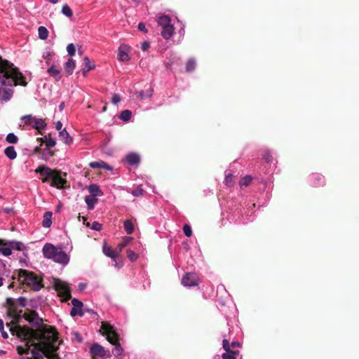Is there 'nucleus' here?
Returning <instances> with one entry per match:
<instances>
[{"label": "nucleus", "mask_w": 359, "mask_h": 359, "mask_svg": "<svg viewBox=\"0 0 359 359\" xmlns=\"http://www.w3.org/2000/svg\"><path fill=\"white\" fill-rule=\"evenodd\" d=\"M30 80L13 63L0 56V102H7L12 98L14 93L13 87L27 86Z\"/></svg>", "instance_id": "nucleus-1"}, {"label": "nucleus", "mask_w": 359, "mask_h": 359, "mask_svg": "<svg viewBox=\"0 0 359 359\" xmlns=\"http://www.w3.org/2000/svg\"><path fill=\"white\" fill-rule=\"evenodd\" d=\"M43 256L55 262L66 266L69 262V255L61 247H55L51 243H46L42 249Z\"/></svg>", "instance_id": "nucleus-2"}, {"label": "nucleus", "mask_w": 359, "mask_h": 359, "mask_svg": "<svg viewBox=\"0 0 359 359\" xmlns=\"http://www.w3.org/2000/svg\"><path fill=\"white\" fill-rule=\"evenodd\" d=\"M101 330L102 334L106 336L107 341L114 346L111 351L112 354L116 357H120L123 354V349L119 343V336L115 327L107 323H102Z\"/></svg>", "instance_id": "nucleus-3"}, {"label": "nucleus", "mask_w": 359, "mask_h": 359, "mask_svg": "<svg viewBox=\"0 0 359 359\" xmlns=\"http://www.w3.org/2000/svg\"><path fill=\"white\" fill-rule=\"evenodd\" d=\"M18 278L24 285L34 291H39L43 287L41 279L33 272L27 270L20 269Z\"/></svg>", "instance_id": "nucleus-4"}, {"label": "nucleus", "mask_w": 359, "mask_h": 359, "mask_svg": "<svg viewBox=\"0 0 359 359\" xmlns=\"http://www.w3.org/2000/svg\"><path fill=\"white\" fill-rule=\"evenodd\" d=\"M158 26L161 27V36L163 39H170L175 32L174 26L171 24V19L168 15H163L158 18Z\"/></svg>", "instance_id": "nucleus-5"}, {"label": "nucleus", "mask_w": 359, "mask_h": 359, "mask_svg": "<svg viewBox=\"0 0 359 359\" xmlns=\"http://www.w3.org/2000/svg\"><path fill=\"white\" fill-rule=\"evenodd\" d=\"M20 120L24 122L25 126L30 127L38 131L45 130L47 126L43 118H37L32 114L22 116L20 118Z\"/></svg>", "instance_id": "nucleus-6"}, {"label": "nucleus", "mask_w": 359, "mask_h": 359, "mask_svg": "<svg viewBox=\"0 0 359 359\" xmlns=\"http://www.w3.org/2000/svg\"><path fill=\"white\" fill-rule=\"evenodd\" d=\"M55 290L57 292L59 296L67 301L71 297V291L69 285L60 279H55L53 282Z\"/></svg>", "instance_id": "nucleus-7"}, {"label": "nucleus", "mask_w": 359, "mask_h": 359, "mask_svg": "<svg viewBox=\"0 0 359 359\" xmlns=\"http://www.w3.org/2000/svg\"><path fill=\"white\" fill-rule=\"evenodd\" d=\"M200 283V280L194 273H187L182 278V284L185 287L197 286Z\"/></svg>", "instance_id": "nucleus-8"}, {"label": "nucleus", "mask_w": 359, "mask_h": 359, "mask_svg": "<svg viewBox=\"0 0 359 359\" xmlns=\"http://www.w3.org/2000/svg\"><path fill=\"white\" fill-rule=\"evenodd\" d=\"M50 180H51V186L59 189H63L67 182V180L61 176L60 173L56 171L54 172Z\"/></svg>", "instance_id": "nucleus-9"}, {"label": "nucleus", "mask_w": 359, "mask_h": 359, "mask_svg": "<svg viewBox=\"0 0 359 359\" xmlns=\"http://www.w3.org/2000/svg\"><path fill=\"white\" fill-rule=\"evenodd\" d=\"M72 308L70 311L71 316L73 317L76 316H83L84 313L82 310V308L83 306L82 302H81L80 300H79L76 298H74L72 300Z\"/></svg>", "instance_id": "nucleus-10"}, {"label": "nucleus", "mask_w": 359, "mask_h": 359, "mask_svg": "<svg viewBox=\"0 0 359 359\" xmlns=\"http://www.w3.org/2000/svg\"><path fill=\"white\" fill-rule=\"evenodd\" d=\"M55 170H52L51 168L46 166V165H39L36 170L35 172L39 173L41 175H43L45 177L42 180L43 182H46L48 181V180L50 179L52 175H53Z\"/></svg>", "instance_id": "nucleus-11"}, {"label": "nucleus", "mask_w": 359, "mask_h": 359, "mask_svg": "<svg viewBox=\"0 0 359 359\" xmlns=\"http://www.w3.org/2000/svg\"><path fill=\"white\" fill-rule=\"evenodd\" d=\"M90 352L94 355H99L102 358H109L110 353L105 351L104 347L98 344H93L90 347Z\"/></svg>", "instance_id": "nucleus-12"}, {"label": "nucleus", "mask_w": 359, "mask_h": 359, "mask_svg": "<svg viewBox=\"0 0 359 359\" xmlns=\"http://www.w3.org/2000/svg\"><path fill=\"white\" fill-rule=\"evenodd\" d=\"M310 184L313 187H320L325 184L324 177L318 173H313L309 178Z\"/></svg>", "instance_id": "nucleus-13"}, {"label": "nucleus", "mask_w": 359, "mask_h": 359, "mask_svg": "<svg viewBox=\"0 0 359 359\" xmlns=\"http://www.w3.org/2000/svg\"><path fill=\"white\" fill-rule=\"evenodd\" d=\"M25 318L29 323H32L34 325H39L41 322V319L39 318L38 314L34 311H32L29 313H25Z\"/></svg>", "instance_id": "nucleus-14"}, {"label": "nucleus", "mask_w": 359, "mask_h": 359, "mask_svg": "<svg viewBox=\"0 0 359 359\" xmlns=\"http://www.w3.org/2000/svg\"><path fill=\"white\" fill-rule=\"evenodd\" d=\"M16 301L22 307H25L27 305V299L24 297H20L16 299L12 297H8L6 299V304L10 307V309H11L14 306Z\"/></svg>", "instance_id": "nucleus-15"}, {"label": "nucleus", "mask_w": 359, "mask_h": 359, "mask_svg": "<svg viewBox=\"0 0 359 359\" xmlns=\"http://www.w3.org/2000/svg\"><path fill=\"white\" fill-rule=\"evenodd\" d=\"M88 191L90 194V196L99 197L104 195L103 191L100 189V187L97 184H91L88 187Z\"/></svg>", "instance_id": "nucleus-16"}, {"label": "nucleus", "mask_w": 359, "mask_h": 359, "mask_svg": "<svg viewBox=\"0 0 359 359\" xmlns=\"http://www.w3.org/2000/svg\"><path fill=\"white\" fill-rule=\"evenodd\" d=\"M126 161L130 165H137L140 163V156L136 153H130L126 156Z\"/></svg>", "instance_id": "nucleus-17"}, {"label": "nucleus", "mask_w": 359, "mask_h": 359, "mask_svg": "<svg viewBox=\"0 0 359 359\" xmlns=\"http://www.w3.org/2000/svg\"><path fill=\"white\" fill-rule=\"evenodd\" d=\"M0 253L4 256H9L12 254V250L9 242H4V240L0 239Z\"/></svg>", "instance_id": "nucleus-18"}, {"label": "nucleus", "mask_w": 359, "mask_h": 359, "mask_svg": "<svg viewBox=\"0 0 359 359\" xmlns=\"http://www.w3.org/2000/svg\"><path fill=\"white\" fill-rule=\"evenodd\" d=\"M76 67L75 60L69 58L64 65V69L67 75H71L73 74L74 68Z\"/></svg>", "instance_id": "nucleus-19"}, {"label": "nucleus", "mask_w": 359, "mask_h": 359, "mask_svg": "<svg viewBox=\"0 0 359 359\" xmlns=\"http://www.w3.org/2000/svg\"><path fill=\"white\" fill-rule=\"evenodd\" d=\"M17 334L18 337L25 340L31 336V332L28 327H18Z\"/></svg>", "instance_id": "nucleus-20"}, {"label": "nucleus", "mask_w": 359, "mask_h": 359, "mask_svg": "<svg viewBox=\"0 0 359 359\" xmlns=\"http://www.w3.org/2000/svg\"><path fill=\"white\" fill-rule=\"evenodd\" d=\"M102 251L107 257L111 258L114 261H116V257L119 253V252L114 250L111 247L107 246L106 245H103Z\"/></svg>", "instance_id": "nucleus-21"}, {"label": "nucleus", "mask_w": 359, "mask_h": 359, "mask_svg": "<svg viewBox=\"0 0 359 359\" xmlns=\"http://www.w3.org/2000/svg\"><path fill=\"white\" fill-rule=\"evenodd\" d=\"M59 137L66 144H70L72 142V138L65 128L59 132Z\"/></svg>", "instance_id": "nucleus-22"}, {"label": "nucleus", "mask_w": 359, "mask_h": 359, "mask_svg": "<svg viewBox=\"0 0 359 359\" xmlns=\"http://www.w3.org/2000/svg\"><path fill=\"white\" fill-rule=\"evenodd\" d=\"M52 216L53 213L50 211H47L43 215V219L42 221V226L45 228H48L52 224Z\"/></svg>", "instance_id": "nucleus-23"}, {"label": "nucleus", "mask_w": 359, "mask_h": 359, "mask_svg": "<svg viewBox=\"0 0 359 359\" xmlns=\"http://www.w3.org/2000/svg\"><path fill=\"white\" fill-rule=\"evenodd\" d=\"M47 72L50 76L53 77L56 81H59L61 79L60 71L57 69L53 65H52L48 69Z\"/></svg>", "instance_id": "nucleus-24"}, {"label": "nucleus", "mask_w": 359, "mask_h": 359, "mask_svg": "<svg viewBox=\"0 0 359 359\" xmlns=\"http://www.w3.org/2000/svg\"><path fill=\"white\" fill-rule=\"evenodd\" d=\"M4 154L10 160H14L17 157V152L13 146L7 147L4 149Z\"/></svg>", "instance_id": "nucleus-25"}, {"label": "nucleus", "mask_w": 359, "mask_h": 359, "mask_svg": "<svg viewBox=\"0 0 359 359\" xmlns=\"http://www.w3.org/2000/svg\"><path fill=\"white\" fill-rule=\"evenodd\" d=\"M97 198L93 196H86L85 197V202L88 210H93L95 208V204L97 203Z\"/></svg>", "instance_id": "nucleus-26"}, {"label": "nucleus", "mask_w": 359, "mask_h": 359, "mask_svg": "<svg viewBox=\"0 0 359 359\" xmlns=\"http://www.w3.org/2000/svg\"><path fill=\"white\" fill-rule=\"evenodd\" d=\"M154 90L151 88H149L145 90H141L138 92V97L140 100L149 98L152 96Z\"/></svg>", "instance_id": "nucleus-27"}, {"label": "nucleus", "mask_w": 359, "mask_h": 359, "mask_svg": "<svg viewBox=\"0 0 359 359\" xmlns=\"http://www.w3.org/2000/svg\"><path fill=\"white\" fill-rule=\"evenodd\" d=\"M118 59L120 61L126 62L130 59V57H129L128 53H127V51L125 49L120 48L118 49Z\"/></svg>", "instance_id": "nucleus-28"}, {"label": "nucleus", "mask_w": 359, "mask_h": 359, "mask_svg": "<svg viewBox=\"0 0 359 359\" xmlns=\"http://www.w3.org/2000/svg\"><path fill=\"white\" fill-rule=\"evenodd\" d=\"M43 302V298L41 297H37L32 298L29 300V306L33 309H37L39 306Z\"/></svg>", "instance_id": "nucleus-29"}, {"label": "nucleus", "mask_w": 359, "mask_h": 359, "mask_svg": "<svg viewBox=\"0 0 359 359\" xmlns=\"http://www.w3.org/2000/svg\"><path fill=\"white\" fill-rule=\"evenodd\" d=\"M8 242L11 245V250L13 249V250H17L21 251V250H24V248H25L24 244L20 241H9Z\"/></svg>", "instance_id": "nucleus-30"}, {"label": "nucleus", "mask_w": 359, "mask_h": 359, "mask_svg": "<svg viewBox=\"0 0 359 359\" xmlns=\"http://www.w3.org/2000/svg\"><path fill=\"white\" fill-rule=\"evenodd\" d=\"M238 354V351H225L222 355V359H236V355Z\"/></svg>", "instance_id": "nucleus-31"}, {"label": "nucleus", "mask_w": 359, "mask_h": 359, "mask_svg": "<svg viewBox=\"0 0 359 359\" xmlns=\"http://www.w3.org/2000/svg\"><path fill=\"white\" fill-rule=\"evenodd\" d=\"M123 226H124V229H125L126 232L128 234L133 233V232L134 231V226H133V222L130 220H129V219L126 220L124 222Z\"/></svg>", "instance_id": "nucleus-32"}, {"label": "nucleus", "mask_w": 359, "mask_h": 359, "mask_svg": "<svg viewBox=\"0 0 359 359\" xmlns=\"http://www.w3.org/2000/svg\"><path fill=\"white\" fill-rule=\"evenodd\" d=\"M132 116V112L130 110L126 109L121 112L119 118L123 121H128Z\"/></svg>", "instance_id": "nucleus-33"}, {"label": "nucleus", "mask_w": 359, "mask_h": 359, "mask_svg": "<svg viewBox=\"0 0 359 359\" xmlns=\"http://www.w3.org/2000/svg\"><path fill=\"white\" fill-rule=\"evenodd\" d=\"M38 34H39V37L42 40L46 39L48 36V29L45 27H43V26H41L39 27Z\"/></svg>", "instance_id": "nucleus-34"}, {"label": "nucleus", "mask_w": 359, "mask_h": 359, "mask_svg": "<svg viewBox=\"0 0 359 359\" xmlns=\"http://www.w3.org/2000/svg\"><path fill=\"white\" fill-rule=\"evenodd\" d=\"M95 65L92 64L88 57H84V67L83 69V74L93 69Z\"/></svg>", "instance_id": "nucleus-35"}, {"label": "nucleus", "mask_w": 359, "mask_h": 359, "mask_svg": "<svg viewBox=\"0 0 359 359\" xmlns=\"http://www.w3.org/2000/svg\"><path fill=\"white\" fill-rule=\"evenodd\" d=\"M43 142H45L46 145L48 147H53L56 144V141L55 138L52 137L51 136H45L43 137Z\"/></svg>", "instance_id": "nucleus-36"}, {"label": "nucleus", "mask_w": 359, "mask_h": 359, "mask_svg": "<svg viewBox=\"0 0 359 359\" xmlns=\"http://www.w3.org/2000/svg\"><path fill=\"white\" fill-rule=\"evenodd\" d=\"M196 60L194 59H189L186 65V71L187 72H193L196 68Z\"/></svg>", "instance_id": "nucleus-37"}, {"label": "nucleus", "mask_w": 359, "mask_h": 359, "mask_svg": "<svg viewBox=\"0 0 359 359\" xmlns=\"http://www.w3.org/2000/svg\"><path fill=\"white\" fill-rule=\"evenodd\" d=\"M133 240L132 237L127 236L125 237L123 241L118 244V248H119V252L122 250L123 248H125L131 241Z\"/></svg>", "instance_id": "nucleus-38"}, {"label": "nucleus", "mask_w": 359, "mask_h": 359, "mask_svg": "<svg viewBox=\"0 0 359 359\" xmlns=\"http://www.w3.org/2000/svg\"><path fill=\"white\" fill-rule=\"evenodd\" d=\"M6 140L11 144H16L18 141V137L13 133H10L7 135Z\"/></svg>", "instance_id": "nucleus-39"}, {"label": "nucleus", "mask_w": 359, "mask_h": 359, "mask_svg": "<svg viewBox=\"0 0 359 359\" xmlns=\"http://www.w3.org/2000/svg\"><path fill=\"white\" fill-rule=\"evenodd\" d=\"M62 13L68 18H71L73 15L71 8L67 4H65L62 6Z\"/></svg>", "instance_id": "nucleus-40"}, {"label": "nucleus", "mask_w": 359, "mask_h": 359, "mask_svg": "<svg viewBox=\"0 0 359 359\" xmlns=\"http://www.w3.org/2000/svg\"><path fill=\"white\" fill-rule=\"evenodd\" d=\"M53 53L50 50H46L43 53L42 57L46 60L47 65H48L52 60Z\"/></svg>", "instance_id": "nucleus-41"}, {"label": "nucleus", "mask_w": 359, "mask_h": 359, "mask_svg": "<svg viewBox=\"0 0 359 359\" xmlns=\"http://www.w3.org/2000/svg\"><path fill=\"white\" fill-rule=\"evenodd\" d=\"M233 176L231 174H226L224 182L226 184V186L231 187L233 185L234 182L233 180Z\"/></svg>", "instance_id": "nucleus-42"}, {"label": "nucleus", "mask_w": 359, "mask_h": 359, "mask_svg": "<svg viewBox=\"0 0 359 359\" xmlns=\"http://www.w3.org/2000/svg\"><path fill=\"white\" fill-rule=\"evenodd\" d=\"M127 256H128V258L131 262H135L138 258V255L135 252H133V250H129V249L127 250Z\"/></svg>", "instance_id": "nucleus-43"}, {"label": "nucleus", "mask_w": 359, "mask_h": 359, "mask_svg": "<svg viewBox=\"0 0 359 359\" xmlns=\"http://www.w3.org/2000/svg\"><path fill=\"white\" fill-rule=\"evenodd\" d=\"M252 181V177L250 175H246L243 177L240 181V185L242 186H248Z\"/></svg>", "instance_id": "nucleus-44"}, {"label": "nucleus", "mask_w": 359, "mask_h": 359, "mask_svg": "<svg viewBox=\"0 0 359 359\" xmlns=\"http://www.w3.org/2000/svg\"><path fill=\"white\" fill-rule=\"evenodd\" d=\"M103 165H104V162L102 161H97L90 162L89 165L92 168H102Z\"/></svg>", "instance_id": "nucleus-45"}, {"label": "nucleus", "mask_w": 359, "mask_h": 359, "mask_svg": "<svg viewBox=\"0 0 359 359\" xmlns=\"http://www.w3.org/2000/svg\"><path fill=\"white\" fill-rule=\"evenodd\" d=\"M53 155V152L48 148L44 149L42 151L43 158L47 160L49 157Z\"/></svg>", "instance_id": "nucleus-46"}, {"label": "nucleus", "mask_w": 359, "mask_h": 359, "mask_svg": "<svg viewBox=\"0 0 359 359\" xmlns=\"http://www.w3.org/2000/svg\"><path fill=\"white\" fill-rule=\"evenodd\" d=\"M144 190L140 187H137L131 191V194L136 197L142 196Z\"/></svg>", "instance_id": "nucleus-47"}, {"label": "nucleus", "mask_w": 359, "mask_h": 359, "mask_svg": "<svg viewBox=\"0 0 359 359\" xmlns=\"http://www.w3.org/2000/svg\"><path fill=\"white\" fill-rule=\"evenodd\" d=\"M183 231L186 236L190 237L192 234V230L189 224H184L183 226Z\"/></svg>", "instance_id": "nucleus-48"}, {"label": "nucleus", "mask_w": 359, "mask_h": 359, "mask_svg": "<svg viewBox=\"0 0 359 359\" xmlns=\"http://www.w3.org/2000/svg\"><path fill=\"white\" fill-rule=\"evenodd\" d=\"M67 51L70 56H74L76 53V49L73 43H69L67 46Z\"/></svg>", "instance_id": "nucleus-49"}, {"label": "nucleus", "mask_w": 359, "mask_h": 359, "mask_svg": "<svg viewBox=\"0 0 359 359\" xmlns=\"http://www.w3.org/2000/svg\"><path fill=\"white\" fill-rule=\"evenodd\" d=\"M222 346L225 351H231V344H229V341L226 339H224L222 341Z\"/></svg>", "instance_id": "nucleus-50"}, {"label": "nucleus", "mask_w": 359, "mask_h": 359, "mask_svg": "<svg viewBox=\"0 0 359 359\" xmlns=\"http://www.w3.org/2000/svg\"><path fill=\"white\" fill-rule=\"evenodd\" d=\"M263 159L267 163L271 162L272 156L269 151H266L263 154Z\"/></svg>", "instance_id": "nucleus-51"}, {"label": "nucleus", "mask_w": 359, "mask_h": 359, "mask_svg": "<svg viewBox=\"0 0 359 359\" xmlns=\"http://www.w3.org/2000/svg\"><path fill=\"white\" fill-rule=\"evenodd\" d=\"M121 102V97L118 95L117 94H114L112 97H111V102L114 104H118L119 102Z\"/></svg>", "instance_id": "nucleus-52"}, {"label": "nucleus", "mask_w": 359, "mask_h": 359, "mask_svg": "<svg viewBox=\"0 0 359 359\" xmlns=\"http://www.w3.org/2000/svg\"><path fill=\"white\" fill-rule=\"evenodd\" d=\"M91 229L95 231H100L102 229V224L97 222H94L92 224Z\"/></svg>", "instance_id": "nucleus-53"}, {"label": "nucleus", "mask_w": 359, "mask_h": 359, "mask_svg": "<svg viewBox=\"0 0 359 359\" xmlns=\"http://www.w3.org/2000/svg\"><path fill=\"white\" fill-rule=\"evenodd\" d=\"M150 45L149 43L147 41H144L141 44V48L142 50L145 51L149 48Z\"/></svg>", "instance_id": "nucleus-54"}, {"label": "nucleus", "mask_w": 359, "mask_h": 359, "mask_svg": "<svg viewBox=\"0 0 359 359\" xmlns=\"http://www.w3.org/2000/svg\"><path fill=\"white\" fill-rule=\"evenodd\" d=\"M138 29L140 30V31H142L144 32H147V29H146V26L143 23V22H140L139 25H138Z\"/></svg>", "instance_id": "nucleus-55"}, {"label": "nucleus", "mask_w": 359, "mask_h": 359, "mask_svg": "<svg viewBox=\"0 0 359 359\" xmlns=\"http://www.w3.org/2000/svg\"><path fill=\"white\" fill-rule=\"evenodd\" d=\"M2 211L6 214H11L14 212L13 208H3Z\"/></svg>", "instance_id": "nucleus-56"}, {"label": "nucleus", "mask_w": 359, "mask_h": 359, "mask_svg": "<svg viewBox=\"0 0 359 359\" xmlns=\"http://www.w3.org/2000/svg\"><path fill=\"white\" fill-rule=\"evenodd\" d=\"M62 123L58 121L56 123H55V129L58 131H61L62 130Z\"/></svg>", "instance_id": "nucleus-57"}, {"label": "nucleus", "mask_w": 359, "mask_h": 359, "mask_svg": "<svg viewBox=\"0 0 359 359\" xmlns=\"http://www.w3.org/2000/svg\"><path fill=\"white\" fill-rule=\"evenodd\" d=\"M102 168H104L106 170H112V167L106 163H104V165H103Z\"/></svg>", "instance_id": "nucleus-58"}, {"label": "nucleus", "mask_w": 359, "mask_h": 359, "mask_svg": "<svg viewBox=\"0 0 359 359\" xmlns=\"http://www.w3.org/2000/svg\"><path fill=\"white\" fill-rule=\"evenodd\" d=\"M231 346L233 348H236V347H239L240 346V343L237 342V341H232L231 344Z\"/></svg>", "instance_id": "nucleus-59"}, {"label": "nucleus", "mask_w": 359, "mask_h": 359, "mask_svg": "<svg viewBox=\"0 0 359 359\" xmlns=\"http://www.w3.org/2000/svg\"><path fill=\"white\" fill-rule=\"evenodd\" d=\"M1 333V336L4 339H8V333L4 330V329L3 330V331H0Z\"/></svg>", "instance_id": "nucleus-60"}, {"label": "nucleus", "mask_w": 359, "mask_h": 359, "mask_svg": "<svg viewBox=\"0 0 359 359\" xmlns=\"http://www.w3.org/2000/svg\"><path fill=\"white\" fill-rule=\"evenodd\" d=\"M250 217H251V215H250L249 217H248V215H246V218H243V219L242 221L239 222L240 223L241 222L245 223V222H248L252 221V219H250Z\"/></svg>", "instance_id": "nucleus-61"}, {"label": "nucleus", "mask_w": 359, "mask_h": 359, "mask_svg": "<svg viewBox=\"0 0 359 359\" xmlns=\"http://www.w3.org/2000/svg\"><path fill=\"white\" fill-rule=\"evenodd\" d=\"M4 328V323L3 320L0 319V331H3Z\"/></svg>", "instance_id": "nucleus-62"}, {"label": "nucleus", "mask_w": 359, "mask_h": 359, "mask_svg": "<svg viewBox=\"0 0 359 359\" xmlns=\"http://www.w3.org/2000/svg\"><path fill=\"white\" fill-rule=\"evenodd\" d=\"M18 352L19 354H23L24 353V348L22 347H18Z\"/></svg>", "instance_id": "nucleus-63"}, {"label": "nucleus", "mask_w": 359, "mask_h": 359, "mask_svg": "<svg viewBox=\"0 0 359 359\" xmlns=\"http://www.w3.org/2000/svg\"><path fill=\"white\" fill-rule=\"evenodd\" d=\"M180 36H183L184 35V29L182 28L179 32Z\"/></svg>", "instance_id": "nucleus-64"}]
</instances>
